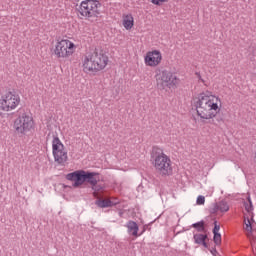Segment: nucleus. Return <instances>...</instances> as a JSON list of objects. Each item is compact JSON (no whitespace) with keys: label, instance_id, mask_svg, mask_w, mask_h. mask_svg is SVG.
<instances>
[{"label":"nucleus","instance_id":"1","mask_svg":"<svg viewBox=\"0 0 256 256\" xmlns=\"http://www.w3.org/2000/svg\"><path fill=\"white\" fill-rule=\"evenodd\" d=\"M193 105L196 111V118L200 123H207L221 113L223 100L213 92L207 90L199 93L193 99Z\"/></svg>","mask_w":256,"mask_h":256},{"label":"nucleus","instance_id":"2","mask_svg":"<svg viewBox=\"0 0 256 256\" xmlns=\"http://www.w3.org/2000/svg\"><path fill=\"white\" fill-rule=\"evenodd\" d=\"M109 65V56L103 50H95L86 54L82 61V70L87 75H96Z\"/></svg>","mask_w":256,"mask_h":256},{"label":"nucleus","instance_id":"3","mask_svg":"<svg viewBox=\"0 0 256 256\" xmlns=\"http://www.w3.org/2000/svg\"><path fill=\"white\" fill-rule=\"evenodd\" d=\"M77 51V44L69 38H61L56 40L54 47L52 48V55L60 61L64 59H70Z\"/></svg>","mask_w":256,"mask_h":256},{"label":"nucleus","instance_id":"4","mask_svg":"<svg viewBox=\"0 0 256 256\" xmlns=\"http://www.w3.org/2000/svg\"><path fill=\"white\" fill-rule=\"evenodd\" d=\"M156 87L159 91H171L180 83L179 77L175 72L169 70H158L155 74Z\"/></svg>","mask_w":256,"mask_h":256},{"label":"nucleus","instance_id":"5","mask_svg":"<svg viewBox=\"0 0 256 256\" xmlns=\"http://www.w3.org/2000/svg\"><path fill=\"white\" fill-rule=\"evenodd\" d=\"M78 15L82 19H97L101 15V2L98 0H84L78 7Z\"/></svg>","mask_w":256,"mask_h":256},{"label":"nucleus","instance_id":"6","mask_svg":"<svg viewBox=\"0 0 256 256\" xmlns=\"http://www.w3.org/2000/svg\"><path fill=\"white\" fill-rule=\"evenodd\" d=\"M152 165L155 172L160 175V177H169L173 175V163L171 162V158L163 152L154 157Z\"/></svg>","mask_w":256,"mask_h":256},{"label":"nucleus","instance_id":"7","mask_svg":"<svg viewBox=\"0 0 256 256\" xmlns=\"http://www.w3.org/2000/svg\"><path fill=\"white\" fill-rule=\"evenodd\" d=\"M21 105V96L15 91H6L0 96V113H11Z\"/></svg>","mask_w":256,"mask_h":256},{"label":"nucleus","instance_id":"8","mask_svg":"<svg viewBox=\"0 0 256 256\" xmlns=\"http://www.w3.org/2000/svg\"><path fill=\"white\" fill-rule=\"evenodd\" d=\"M13 129L16 135H27L35 129V120L33 116L27 112L20 114L13 124Z\"/></svg>","mask_w":256,"mask_h":256},{"label":"nucleus","instance_id":"9","mask_svg":"<svg viewBox=\"0 0 256 256\" xmlns=\"http://www.w3.org/2000/svg\"><path fill=\"white\" fill-rule=\"evenodd\" d=\"M52 155L58 165H65L69 159L67 148H65V144H63L59 136H54L52 139Z\"/></svg>","mask_w":256,"mask_h":256},{"label":"nucleus","instance_id":"10","mask_svg":"<svg viewBox=\"0 0 256 256\" xmlns=\"http://www.w3.org/2000/svg\"><path fill=\"white\" fill-rule=\"evenodd\" d=\"M163 63V53L160 50L153 49L146 52L144 55V64L146 67H159Z\"/></svg>","mask_w":256,"mask_h":256},{"label":"nucleus","instance_id":"11","mask_svg":"<svg viewBox=\"0 0 256 256\" xmlns=\"http://www.w3.org/2000/svg\"><path fill=\"white\" fill-rule=\"evenodd\" d=\"M86 171L77 170L66 175V179L72 182L73 187H81L86 183Z\"/></svg>","mask_w":256,"mask_h":256},{"label":"nucleus","instance_id":"12","mask_svg":"<svg viewBox=\"0 0 256 256\" xmlns=\"http://www.w3.org/2000/svg\"><path fill=\"white\" fill-rule=\"evenodd\" d=\"M122 26L126 31H131L135 27V18L133 14L126 13L122 15Z\"/></svg>","mask_w":256,"mask_h":256},{"label":"nucleus","instance_id":"13","mask_svg":"<svg viewBox=\"0 0 256 256\" xmlns=\"http://www.w3.org/2000/svg\"><path fill=\"white\" fill-rule=\"evenodd\" d=\"M220 211V213H227L229 211V204L226 201H220L214 205V208H212L211 213H217Z\"/></svg>","mask_w":256,"mask_h":256},{"label":"nucleus","instance_id":"14","mask_svg":"<svg viewBox=\"0 0 256 256\" xmlns=\"http://www.w3.org/2000/svg\"><path fill=\"white\" fill-rule=\"evenodd\" d=\"M98 181H99V174L95 172H86V183H90L92 187H95Z\"/></svg>","mask_w":256,"mask_h":256},{"label":"nucleus","instance_id":"15","mask_svg":"<svg viewBox=\"0 0 256 256\" xmlns=\"http://www.w3.org/2000/svg\"><path fill=\"white\" fill-rule=\"evenodd\" d=\"M126 227L130 235H133V237H139V226L134 221H129L126 224Z\"/></svg>","mask_w":256,"mask_h":256},{"label":"nucleus","instance_id":"16","mask_svg":"<svg viewBox=\"0 0 256 256\" xmlns=\"http://www.w3.org/2000/svg\"><path fill=\"white\" fill-rule=\"evenodd\" d=\"M194 241L197 243V245H203L207 249L209 247L207 245V235L206 234H195L194 235Z\"/></svg>","mask_w":256,"mask_h":256},{"label":"nucleus","instance_id":"17","mask_svg":"<svg viewBox=\"0 0 256 256\" xmlns=\"http://www.w3.org/2000/svg\"><path fill=\"white\" fill-rule=\"evenodd\" d=\"M94 197L99 199L103 191H105V184H95L93 187Z\"/></svg>","mask_w":256,"mask_h":256},{"label":"nucleus","instance_id":"18","mask_svg":"<svg viewBox=\"0 0 256 256\" xmlns=\"http://www.w3.org/2000/svg\"><path fill=\"white\" fill-rule=\"evenodd\" d=\"M96 205H98V207H102V208L113 207V206L117 205V202H112L109 199H104V200H98L96 202Z\"/></svg>","mask_w":256,"mask_h":256},{"label":"nucleus","instance_id":"19","mask_svg":"<svg viewBox=\"0 0 256 256\" xmlns=\"http://www.w3.org/2000/svg\"><path fill=\"white\" fill-rule=\"evenodd\" d=\"M192 227H194V229H197L198 231H205V223L203 221L194 223Z\"/></svg>","mask_w":256,"mask_h":256},{"label":"nucleus","instance_id":"20","mask_svg":"<svg viewBox=\"0 0 256 256\" xmlns=\"http://www.w3.org/2000/svg\"><path fill=\"white\" fill-rule=\"evenodd\" d=\"M152 5H156L157 7H161L164 3H169V0H148Z\"/></svg>","mask_w":256,"mask_h":256},{"label":"nucleus","instance_id":"21","mask_svg":"<svg viewBox=\"0 0 256 256\" xmlns=\"http://www.w3.org/2000/svg\"><path fill=\"white\" fill-rule=\"evenodd\" d=\"M196 205H205V196L199 195L196 199Z\"/></svg>","mask_w":256,"mask_h":256},{"label":"nucleus","instance_id":"22","mask_svg":"<svg viewBox=\"0 0 256 256\" xmlns=\"http://www.w3.org/2000/svg\"><path fill=\"white\" fill-rule=\"evenodd\" d=\"M213 241H214L215 245H220L221 244V234L220 233L214 234Z\"/></svg>","mask_w":256,"mask_h":256},{"label":"nucleus","instance_id":"23","mask_svg":"<svg viewBox=\"0 0 256 256\" xmlns=\"http://www.w3.org/2000/svg\"><path fill=\"white\" fill-rule=\"evenodd\" d=\"M220 229H221V226H219V224H217V222H214L213 234L219 233Z\"/></svg>","mask_w":256,"mask_h":256},{"label":"nucleus","instance_id":"24","mask_svg":"<svg viewBox=\"0 0 256 256\" xmlns=\"http://www.w3.org/2000/svg\"><path fill=\"white\" fill-rule=\"evenodd\" d=\"M111 202H112V203H117V205H118L119 200H117V198H114V199L111 200Z\"/></svg>","mask_w":256,"mask_h":256}]
</instances>
